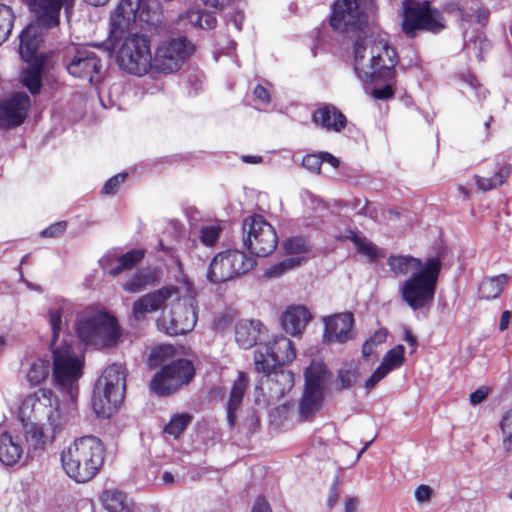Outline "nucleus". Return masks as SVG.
Listing matches in <instances>:
<instances>
[{"mask_svg": "<svg viewBox=\"0 0 512 512\" xmlns=\"http://www.w3.org/2000/svg\"><path fill=\"white\" fill-rule=\"evenodd\" d=\"M72 312V303L55 298L47 310L51 329L49 351L53 360L52 377L57 386L67 390L68 398L60 400L49 388L27 394L18 407L27 453L44 451L61 435L75 416L78 402L77 383L83 375L84 355L67 340H60L65 314Z\"/></svg>", "mask_w": 512, "mask_h": 512, "instance_id": "1", "label": "nucleus"}, {"mask_svg": "<svg viewBox=\"0 0 512 512\" xmlns=\"http://www.w3.org/2000/svg\"><path fill=\"white\" fill-rule=\"evenodd\" d=\"M157 21L156 6L141 0H120L110 17L108 41L116 52V63L123 72L143 77L152 75V46L149 36L125 33L132 24L141 27Z\"/></svg>", "mask_w": 512, "mask_h": 512, "instance_id": "2", "label": "nucleus"}, {"mask_svg": "<svg viewBox=\"0 0 512 512\" xmlns=\"http://www.w3.org/2000/svg\"><path fill=\"white\" fill-rule=\"evenodd\" d=\"M397 63L396 50L383 37L366 36L354 44L353 69L363 83L392 78Z\"/></svg>", "mask_w": 512, "mask_h": 512, "instance_id": "3", "label": "nucleus"}, {"mask_svg": "<svg viewBox=\"0 0 512 512\" xmlns=\"http://www.w3.org/2000/svg\"><path fill=\"white\" fill-rule=\"evenodd\" d=\"M60 461L69 478L84 483L91 480L101 468L104 447L97 437H80L63 448Z\"/></svg>", "mask_w": 512, "mask_h": 512, "instance_id": "4", "label": "nucleus"}, {"mask_svg": "<svg viewBox=\"0 0 512 512\" xmlns=\"http://www.w3.org/2000/svg\"><path fill=\"white\" fill-rule=\"evenodd\" d=\"M198 318V302L192 284L182 289L169 301L155 320L157 329L169 336L184 335L192 331Z\"/></svg>", "mask_w": 512, "mask_h": 512, "instance_id": "5", "label": "nucleus"}, {"mask_svg": "<svg viewBox=\"0 0 512 512\" xmlns=\"http://www.w3.org/2000/svg\"><path fill=\"white\" fill-rule=\"evenodd\" d=\"M75 332L81 342L95 349L113 347L121 337L115 316L93 308H87L77 315Z\"/></svg>", "mask_w": 512, "mask_h": 512, "instance_id": "6", "label": "nucleus"}, {"mask_svg": "<svg viewBox=\"0 0 512 512\" xmlns=\"http://www.w3.org/2000/svg\"><path fill=\"white\" fill-rule=\"evenodd\" d=\"M46 28L32 22L20 35V55L27 67L22 70L21 83L32 93H38L43 72L50 66V56L39 52L42 33Z\"/></svg>", "mask_w": 512, "mask_h": 512, "instance_id": "7", "label": "nucleus"}, {"mask_svg": "<svg viewBox=\"0 0 512 512\" xmlns=\"http://www.w3.org/2000/svg\"><path fill=\"white\" fill-rule=\"evenodd\" d=\"M195 53V44L186 36H167L158 40L152 48V75L177 74Z\"/></svg>", "mask_w": 512, "mask_h": 512, "instance_id": "8", "label": "nucleus"}, {"mask_svg": "<svg viewBox=\"0 0 512 512\" xmlns=\"http://www.w3.org/2000/svg\"><path fill=\"white\" fill-rule=\"evenodd\" d=\"M441 266V261L438 258H428L424 261L422 269L410 275L400 285L401 297L411 309L419 310L431 304Z\"/></svg>", "mask_w": 512, "mask_h": 512, "instance_id": "9", "label": "nucleus"}, {"mask_svg": "<svg viewBox=\"0 0 512 512\" xmlns=\"http://www.w3.org/2000/svg\"><path fill=\"white\" fill-rule=\"evenodd\" d=\"M125 381L126 370L121 364H112L103 371L92 396V408L98 416L108 418L119 409L124 399Z\"/></svg>", "mask_w": 512, "mask_h": 512, "instance_id": "10", "label": "nucleus"}, {"mask_svg": "<svg viewBox=\"0 0 512 512\" xmlns=\"http://www.w3.org/2000/svg\"><path fill=\"white\" fill-rule=\"evenodd\" d=\"M400 17L401 30L410 38L419 31L439 33L446 27L442 12L427 1L403 0Z\"/></svg>", "mask_w": 512, "mask_h": 512, "instance_id": "11", "label": "nucleus"}, {"mask_svg": "<svg viewBox=\"0 0 512 512\" xmlns=\"http://www.w3.org/2000/svg\"><path fill=\"white\" fill-rule=\"evenodd\" d=\"M244 246L258 257H267L274 252L278 236L274 227L260 215H253L243 222Z\"/></svg>", "mask_w": 512, "mask_h": 512, "instance_id": "12", "label": "nucleus"}, {"mask_svg": "<svg viewBox=\"0 0 512 512\" xmlns=\"http://www.w3.org/2000/svg\"><path fill=\"white\" fill-rule=\"evenodd\" d=\"M328 378L329 374L322 362L313 361L306 369L305 389L299 403L302 418L308 419L321 409Z\"/></svg>", "mask_w": 512, "mask_h": 512, "instance_id": "13", "label": "nucleus"}, {"mask_svg": "<svg viewBox=\"0 0 512 512\" xmlns=\"http://www.w3.org/2000/svg\"><path fill=\"white\" fill-rule=\"evenodd\" d=\"M254 265L255 260L243 251H221L212 259L207 278L212 283H222L247 273Z\"/></svg>", "mask_w": 512, "mask_h": 512, "instance_id": "14", "label": "nucleus"}, {"mask_svg": "<svg viewBox=\"0 0 512 512\" xmlns=\"http://www.w3.org/2000/svg\"><path fill=\"white\" fill-rule=\"evenodd\" d=\"M195 375L193 363L177 359L165 365L150 382L151 390L158 395H169L187 385Z\"/></svg>", "mask_w": 512, "mask_h": 512, "instance_id": "15", "label": "nucleus"}, {"mask_svg": "<svg viewBox=\"0 0 512 512\" xmlns=\"http://www.w3.org/2000/svg\"><path fill=\"white\" fill-rule=\"evenodd\" d=\"M296 357V350L293 342L283 336H275L264 344H259L255 354V368L259 372H268L293 361Z\"/></svg>", "mask_w": 512, "mask_h": 512, "instance_id": "16", "label": "nucleus"}, {"mask_svg": "<svg viewBox=\"0 0 512 512\" xmlns=\"http://www.w3.org/2000/svg\"><path fill=\"white\" fill-rule=\"evenodd\" d=\"M176 296L177 286L175 285H166L150 291L134 300L129 317L135 323L147 321L151 313L159 310L161 312Z\"/></svg>", "mask_w": 512, "mask_h": 512, "instance_id": "17", "label": "nucleus"}, {"mask_svg": "<svg viewBox=\"0 0 512 512\" xmlns=\"http://www.w3.org/2000/svg\"><path fill=\"white\" fill-rule=\"evenodd\" d=\"M323 342L344 344L355 337L354 316L351 312L335 313L323 317Z\"/></svg>", "mask_w": 512, "mask_h": 512, "instance_id": "18", "label": "nucleus"}, {"mask_svg": "<svg viewBox=\"0 0 512 512\" xmlns=\"http://www.w3.org/2000/svg\"><path fill=\"white\" fill-rule=\"evenodd\" d=\"M74 0H24L29 11L33 14L34 22L46 29H52L59 25L60 11H66L71 7Z\"/></svg>", "mask_w": 512, "mask_h": 512, "instance_id": "19", "label": "nucleus"}, {"mask_svg": "<svg viewBox=\"0 0 512 512\" xmlns=\"http://www.w3.org/2000/svg\"><path fill=\"white\" fill-rule=\"evenodd\" d=\"M360 0H337L330 17V25L339 32L354 29L362 22Z\"/></svg>", "mask_w": 512, "mask_h": 512, "instance_id": "20", "label": "nucleus"}, {"mask_svg": "<svg viewBox=\"0 0 512 512\" xmlns=\"http://www.w3.org/2000/svg\"><path fill=\"white\" fill-rule=\"evenodd\" d=\"M29 108L30 98L24 93H16L0 101V127L10 128L21 125Z\"/></svg>", "mask_w": 512, "mask_h": 512, "instance_id": "21", "label": "nucleus"}, {"mask_svg": "<svg viewBox=\"0 0 512 512\" xmlns=\"http://www.w3.org/2000/svg\"><path fill=\"white\" fill-rule=\"evenodd\" d=\"M263 373L260 385L263 390H267L269 400L271 401L283 397L294 385V376L290 371L276 370L275 368Z\"/></svg>", "mask_w": 512, "mask_h": 512, "instance_id": "22", "label": "nucleus"}, {"mask_svg": "<svg viewBox=\"0 0 512 512\" xmlns=\"http://www.w3.org/2000/svg\"><path fill=\"white\" fill-rule=\"evenodd\" d=\"M101 64L95 53L88 50H79L67 66L68 73L88 82H93L95 75L99 73Z\"/></svg>", "mask_w": 512, "mask_h": 512, "instance_id": "23", "label": "nucleus"}, {"mask_svg": "<svg viewBox=\"0 0 512 512\" xmlns=\"http://www.w3.org/2000/svg\"><path fill=\"white\" fill-rule=\"evenodd\" d=\"M405 362V348L403 345H396L389 349L382 358L380 365L371 376L365 381L367 389L374 388L389 373L400 368Z\"/></svg>", "mask_w": 512, "mask_h": 512, "instance_id": "24", "label": "nucleus"}, {"mask_svg": "<svg viewBox=\"0 0 512 512\" xmlns=\"http://www.w3.org/2000/svg\"><path fill=\"white\" fill-rule=\"evenodd\" d=\"M311 318L312 315L306 306L290 305L281 316V326L287 334L298 337L303 334Z\"/></svg>", "mask_w": 512, "mask_h": 512, "instance_id": "25", "label": "nucleus"}, {"mask_svg": "<svg viewBox=\"0 0 512 512\" xmlns=\"http://www.w3.org/2000/svg\"><path fill=\"white\" fill-rule=\"evenodd\" d=\"M24 378L32 386H40L52 375L51 361L48 356H37L22 363Z\"/></svg>", "mask_w": 512, "mask_h": 512, "instance_id": "26", "label": "nucleus"}, {"mask_svg": "<svg viewBox=\"0 0 512 512\" xmlns=\"http://www.w3.org/2000/svg\"><path fill=\"white\" fill-rule=\"evenodd\" d=\"M312 121L317 126L329 132H341L347 123L345 115L336 107L323 105L312 114Z\"/></svg>", "mask_w": 512, "mask_h": 512, "instance_id": "27", "label": "nucleus"}, {"mask_svg": "<svg viewBox=\"0 0 512 512\" xmlns=\"http://www.w3.org/2000/svg\"><path fill=\"white\" fill-rule=\"evenodd\" d=\"M264 332V326L258 320H239L235 326V339L244 349L254 346Z\"/></svg>", "mask_w": 512, "mask_h": 512, "instance_id": "28", "label": "nucleus"}, {"mask_svg": "<svg viewBox=\"0 0 512 512\" xmlns=\"http://www.w3.org/2000/svg\"><path fill=\"white\" fill-rule=\"evenodd\" d=\"M24 454L21 440L4 432L0 434V463L4 466H14Z\"/></svg>", "mask_w": 512, "mask_h": 512, "instance_id": "29", "label": "nucleus"}, {"mask_svg": "<svg viewBox=\"0 0 512 512\" xmlns=\"http://www.w3.org/2000/svg\"><path fill=\"white\" fill-rule=\"evenodd\" d=\"M249 379L246 373L239 372L237 379L234 381L228 403H227V420L231 427L234 426L236 421V412L243 400L247 390Z\"/></svg>", "mask_w": 512, "mask_h": 512, "instance_id": "30", "label": "nucleus"}, {"mask_svg": "<svg viewBox=\"0 0 512 512\" xmlns=\"http://www.w3.org/2000/svg\"><path fill=\"white\" fill-rule=\"evenodd\" d=\"M423 261L409 255L390 256L387 264L395 276L413 275L423 267Z\"/></svg>", "mask_w": 512, "mask_h": 512, "instance_id": "31", "label": "nucleus"}, {"mask_svg": "<svg viewBox=\"0 0 512 512\" xmlns=\"http://www.w3.org/2000/svg\"><path fill=\"white\" fill-rule=\"evenodd\" d=\"M336 237L340 240H351L358 253L370 261H374L378 257L383 256L382 252L372 242L355 231L349 230L346 234L337 235Z\"/></svg>", "mask_w": 512, "mask_h": 512, "instance_id": "32", "label": "nucleus"}, {"mask_svg": "<svg viewBox=\"0 0 512 512\" xmlns=\"http://www.w3.org/2000/svg\"><path fill=\"white\" fill-rule=\"evenodd\" d=\"M180 21L189 24L192 27L201 29H213L216 26L217 20L213 14L203 12L200 9H188L180 16Z\"/></svg>", "mask_w": 512, "mask_h": 512, "instance_id": "33", "label": "nucleus"}, {"mask_svg": "<svg viewBox=\"0 0 512 512\" xmlns=\"http://www.w3.org/2000/svg\"><path fill=\"white\" fill-rule=\"evenodd\" d=\"M508 279L506 274L485 278L479 286V297L485 300L496 299L502 293Z\"/></svg>", "mask_w": 512, "mask_h": 512, "instance_id": "34", "label": "nucleus"}, {"mask_svg": "<svg viewBox=\"0 0 512 512\" xmlns=\"http://www.w3.org/2000/svg\"><path fill=\"white\" fill-rule=\"evenodd\" d=\"M157 281V274L152 270H141L123 284L129 293H138Z\"/></svg>", "mask_w": 512, "mask_h": 512, "instance_id": "35", "label": "nucleus"}, {"mask_svg": "<svg viewBox=\"0 0 512 512\" xmlns=\"http://www.w3.org/2000/svg\"><path fill=\"white\" fill-rule=\"evenodd\" d=\"M511 167L509 165L500 167L492 177L475 176L477 187L488 192L503 185L510 175Z\"/></svg>", "mask_w": 512, "mask_h": 512, "instance_id": "36", "label": "nucleus"}, {"mask_svg": "<svg viewBox=\"0 0 512 512\" xmlns=\"http://www.w3.org/2000/svg\"><path fill=\"white\" fill-rule=\"evenodd\" d=\"M143 256L144 254L141 250H131L118 257V265L110 269L108 273L111 276H116L124 270L131 269L142 260Z\"/></svg>", "mask_w": 512, "mask_h": 512, "instance_id": "37", "label": "nucleus"}, {"mask_svg": "<svg viewBox=\"0 0 512 512\" xmlns=\"http://www.w3.org/2000/svg\"><path fill=\"white\" fill-rule=\"evenodd\" d=\"M125 494L118 490H106L101 496L104 508L109 512H121L125 507Z\"/></svg>", "mask_w": 512, "mask_h": 512, "instance_id": "38", "label": "nucleus"}, {"mask_svg": "<svg viewBox=\"0 0 512 512\" xmlns=\"http://www.w3.org/2000/svg\"><path fill=\"white\" fill-rule=\"evenodd\" d=\"M15 14L11 7L0 4V45L5 42L12 32Z\"/></svg>", "mask_w": 512, "mask_h": 512, "instance_id": "39", "label": "nucleus"}, {"mask_svg": "<svg viewBox=\"0 0 512 512\" xmlns=\"http://www.w3.org/2000/svg\"><path fill=\"white\" fill-rule=\"evenodd\" d=\"M305 260L303 256L290 257L269 268L265 275L268 277H279L285 272L301 265Z\"/></svg>", "mask_w": 512, "mask_h": 512, "instance_id": "40", "label": "nucleus"}, {"mask_svg": "<svg viewBox=\"0 0 512 512\" xmlns=\"http://www.w3.org/2000/svg\"><path fill=\"white\" fill-rule=\"evenodd\" d=\"M223 229V224L220 221H215L202 226L200 232V239L206 246L214 245Z\"/></svg>", "mask_w": 512, "mask_h": 512, "instance_id": "41", "label": "nucleus"}, {"mask_svg": "<svg viewBox=\"0 0 512 512\" xmlns=\"http://www.w3.org/2000/svg\"><path fill=\"white\" fill-rule=\"evenodd\" d=\"M386 338H387L386 329L381 328V329H378L377 331H375L374 334L369 339H367L363 344V347H362L363 357L368 358V357L372 356L375 353L377 346L384 343L386 341Z\"/></svg>", "mask_w": 512, "mask_h": 512, "instance_id": "42", "label": "nucleus"}, {"mask_svg": "<svg viewBox=\"0 0 512 512\" xmlns=\"http://www.w3.org/2000/svg\"><path fill=\"white\" fill-rule=\"evenodd\" d=\"M463 19L467 22H476L478 24H484L489 17L488 9L475 3L468 9L463 11Z\"/></svg>", "mask_w": 512, "mask_h": 512, "instance_id": "43", "label": "nucleus"}, {"mask_svg": "<svg viewBox=\"0 0 512 512\" xmlns=\"http://www.w3.org/2000/svg\"><path fill=\"white\" fill-rule=\"evenodd\" d=\"M190 417L185 414L174 415L165 426V432L177 438L187 427Z\"/></svg>", "mask_w": 512, "mask_h": 512, "instance_id": "44", "label": "nucleus"}, {"mask_svg": "<svg viewBox=\"0 0 512 512\" xmlns=\"http://www.w3.org/2000/svg\"><path fill=\"white\" fill-rule=\"evenodd\" d=\"M286 253L289 255H302L308 251V242L303 237H293L288 239L285 244Z\"/></svg>", "mask_w": 512, "mask_h": 512, "instance_id": "45", "label": "nucleus"}, {"mask_svg": "<svg viewBox=\"0 0 512 512\" xmlns=\"http://www.w3.org/2000/svg\"><path fill=\"white\" fill-rule=\"evenodd\" d=\"M302 165L311 172L319 173L322 165L321 152L318 154H307L302 160Z\"/></svg>", "mask_w": 512, "mask_h": 512, "instance_id": "46", "label": "nucleus"}, {"mask_svg": "<svg viewBox=\"0 0 512 512\" xmlns=\"http://www.w3.org/2000/svg\"><path fill=\"white\" fill-rule=\"evenodd\" d=\"M126 174H117L106 181L102 188V193L105 195L114 194L119 186L124 182Z\"/></svg>", "mask_w": 512, "mask_h": 512, "instance_id": "47", "label": "nucleus"}, {"mask_svg": "<svg viewBox=\"0 0 512 512\" xmlns=\"http://www.w3.org/2000/svg\"><path fill=\"white\" fill-rule=\"evenodd\" d=\"M67 228V223L65 221H59L53 223L48 228L41 231L40 235L42 237H57L64 233Z\"/></svg>", "mask_w": 512, "mask_h": 512, "instance_id": "48", "label": "nucleus"}, {"mask_svg": "<svg viewBox=\"0 0 512 512\" xmlns=\"http://www.w3.org/2000/svg\"><path fill=\"white\" fill-rule=\"evenodd\" d=\"M356 377L355 369H343L339 371L338 379L341 382L343 388H347L352 385Z\"/></svg>", "mask_w": 512, "mask_h": 512, "instance_id": "49", "label": "nucleus"}, {"mask_svg": "<svg viewBox=\"0 0 512 512\" xmlns=\"http://www.w3.org/2000/svg\"><path fill=\"white\" fill-rule=\"evenodd\" d=\"M432 489L427 485H420L415 489L414 496L417 502L423 503L430 499Z\"/></svg>", "mask_w": 512, "mask_h": 512, "instance_id": "50", "label": "nucleus"}, {"mask_svg": "<svg viewBox=\"0 0 512 512\" xmlns=\"http://www.w3.org/2000/svg\"><path fill=\"white\" fill-rule=\"evenodd\" d=\"M489 389L487 387H480L470 394V402L472 405L482 403L488 396Z\"/></svg>", "mask_w": 512, "mask_h": 512, "instance_id": "51", "label": "nucleus"}, {"mask_svg": "<svg viewBox=\"0 0 512 512\" xmlns=\"http://www.w3.org/2000/svg\"><path fill=\"white\" fill-rule=\"evenodd\" d=\"M250 512H272L269 502L264 496L256 498Z\"/></svg>", "mask_w": 512, "mask_h": 512, "instance_id": "52", "label": "nucleus"}, {"mask_svg": "<svg viewBox=\"0 0 512 512\" xmlns=\"http://www.w3.org/2000/svg\"><path fill=\"white\" fill-rule=\"evenodd\" d=\"M502 435L512 436V411L507 412L500 421Z\"/></svg>", "mask_w": 512, "mask_h": 512, "instance_id": "53", "label": "nucleus"}, {"mask_svg": "<svg viewBox=\"0 0 512 512\" xmlns=\"http://www.w3.org/2000/svg\"><path fill=\"white\" fill-rule=\"evenodd\" d=\"M254 96L256 97V99L261 103V104H264V105H267L270 103L271 101V97H270V93L269 91L261 86V85H257L255 88H254Z\"/></svg>", "mask_w": 512, "mask_h": 512, "instance_id": "54", "label": "nucleus"}, {"mask_svg": "<svg viewBox=\"0 0 512 512\" xmlns=\"http://www.w3.org/2000/svg\"><path fill=\"white\" fill-rule=\"evenodd\" d=\"M474 49L479 50V54L477 55L480 59H482V52L488 51L491 47L490 42L482 36H477L473 41Z\"/></svg>", "mask_w": 512, "mask_h": 512, "instance_id": "55", "label": "nucleus"}, {"mask_svg": "<svg viewBox=\"0 0 512 512\" xmlns=\"http://www.w3.org/2000/svg\"><path fill=\"white\" fill-rule=\"evenodd\" d=\"M372 95L376 99L386 100L393 96V90L390 85H386L382 88L374 89Z\"/></svg>", "mask_w": 512, "mask_h": 512, "instance_id": "56", "label": "nucleus"}, {"mask_svg": "<svg viewBox=\"0 0 512 512\" xmlns=\"http://www.w3.org/2000/svg\"><path fill=\"white\" fill-rule=\"evenodd\" d=\"M344 512H357L359 499L357 497H346L343 501Z\"/></svg>", "mask_w": 512, "mask_h": 512, "instance_id": "57", "label": "nucleus"}, {"mask_svg": "<svg viewBox=\"0 0 512 512\" xmlns=\"http://www.w3.org/2000/svg\"><path fill=\"white\" fill-rule=\"evenodd\" d=\"M403 339L411 347V349H412L411 352L413 353L417 348L418 342H417L416 337L413 335V333L407 327L403 328Z\"/></svg>", "mask_w": 512, "mask_h": 512, "instance_id": "58", "label": "nucleus"}, {"mask_svg": "<svg viewBox=\"0 0 512 512\" xmlns=\"http://www.w3.org/2000/svg\"><path fill=\"white\" fill-rule=\"evenodd\" d=\"M463 80L474 90H476V94L478 97L482 96L485 97L484 91H478L480 89V85L478 84L477 80L470 74L463 75Z\"/></svg>", "mask_w": 512, "mask_h": 512, "instance_id": "59", "label": "nucleus"}, {"mask_svg": "<svg viewBox=\"0 0 512 512\" xmlns=\"http://www.w3.org/2000/svg\"><path fill=\"white\" fill-rule=\"evenodd\" d=\"M322 164L327 163L333 168H338L340 161L329 152H321Z\"/></svg>", "mask_w": 512, "mask_h": 512, "instance_id": "60", "label": "nucleus"}, {"mask_svg": "<svg viewBox=\"0 0 512 512\" xmlns=\"http://www.w3.org/2000/svg\"><path fill=\"white\" fill-rule=\"evenodd\" d=\"M338 500V491H337V483L334 482L333 486L330 489L328 499H327V505L329 508H332Z\"/></svg>", "mask_w": 512, "mask_h": 512, "instance_id": "61", "label": "nucleus"}, {"mask_svg": "<svg viewBox=\"0 0 512 512\" xmlns=\"http://www.w3.org/2000/svg\"><path fill=\"white\" fill-rule=\"evenodd\" d=\"M511 319V313L509 311H504L501 314L500 322H499V329L500 331H504L508 328L509 323Z\"/></svg>", "mask_w": 512, "mask_h": 512, "instance_id": "62", "label": "nucleus"}, {"mask_svg": "<svg viewBox=\"0 0 512 512\" xmlns=\"http://www.w3.org/2000/svg\"><path fill=\"white\" fill-rule=\"evenodd\" d=\"M232 0H202V2L207 5L214 8H224L225 6L229 5Z\"/></svg>", "mask_w": 512, "mask_h": 512, "instance_id": "63", "label": "nucleus"}, {"mask_svg": "<svg viewBox=\"0 0 512 512\" xmlns=\"http://www.w3.org/2000/svg\"><path fill=\"white\" fill-rule=\"evenodd\" d=\"M502 445L506 454H510L512 452V436L502 435Z\"/></svg>", "mask_w": 512, "mask_h": 512, "instance_id": "64", "label": "nucleus"}]
</instances>
